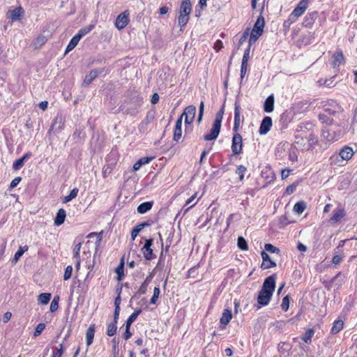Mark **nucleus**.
I'll use <instances>...</instances> for the list:
<instances>
[{
    "mask_svg": "<svg viewBox=\"0 0 357 357\" xmlns=\"http://www.w3.org/2000/svg\"><path fill=\"white\" fill-rule=\"evenodd\" d=\"M275 275H271L265 279L257 297V302L261 305L268 304L275 288Z\"/></svg>",
    "mask_w": 357,
    "mask_h": 357,
    "instance_id": "nucleus-1",
    "label": "nucleus"
},
{
    "mask_svg": "<svg viewBox=\"0 0 357 357\" xmlns=\"http://www.w3.org/2000/svg\"><path fill=\"white\" fill-rule=\"evenodd\" d=\"M192 10V8L190 0L181 1L178 11V25L181 27V31H182V29L188 24Z\"/></svg>",
    "mask_w": 357,
    "mask_h": 357,
    "instance_id": "nucleus-2",
    "label": "nucleus"
},
{
    "mask_svg": "<svg viewBox=\"0 0 357 357\" xmlns=\"http://www.w3.org/2000/svg\"><path fill=\"white\" fill-rule=\"evenodd\" d=\"M308 6L307 0H301L297 6L294 9L291 14L289 15V21L291 22H295L298 17L301 16L306 10Z\"/></svg>",
    "mask_w": 357,
    "mask_h": 357,
    "instance_id": "nucleus-3",
    "label": "nucleus"
},
{
    "mask_svg": "<svg viewBox=\"0 0 357 357\" xmlns=\"http://www.w3.org/2000/svg\"><path fill=\"white\" fill-rule=\"evenodd\" d=\"M218 119H220V117H218ZM220 128H221V124H220V119H215V121L213 123L212 128L211 129L209 133L206 134L204 136V140L211 141V140L215 139L219 135V133L220 132Z\"/></svg>",
    "mask_w": 357,
    "mask_h": 357,
    "instance_id": "nucleus-4",
    "label": "nucleus"
},
{
    "mask_svg": "<svg viewBox=\"0 0 357 357\" xmlns=\"http://www.w3.org/2000/svg\"><path fill=\"white\" fill-rule=\"evenodd\" d=\"M240 134L236 133L232 138L231 150L234 155H239L242 151L243 142Z\"/></svg>",
    "mask_w": 357,
    "mask_h": 357,
    "instance_id": "nucleus-5",
    "label": "nucleus"
},
{
    "mask_svg": "<svg viewBox=\"0 0 357 357\" xmlns=\"http://www.w3.org/2000/svg\"><path fill=\"white\" fill-rule=\"evenodd\" d=\"M129 23V13L126 10L120 13L116 20L115 26L119 30L124 29Z\"/></svg>",
    "mask_w": 357,
    "mask_h": 357,
    "instance_id": "nucleus-6",
    "label": "nucleus"
},
{
    "mask_svg": "<svg viewBox=\"0 0 357 357\" xmlns=\"http://www.w3.org/2000/svg\"><path fill=\"white\" fill-rule=\"evenodd\" d=\"M196 114V107L194 105H189L185 109L183 114L181 115L182 118L185 116V124L190 125L195 119Z\"/></svg>",
    "mask_w": 357,
    "mask_h": 357,
    "instance_id": "nucleus-7",
    "label": "nucleus"
},
{
    "mask_svg": "<svg viewBox=\"0 0 357 357\" xmlns=\"http://www.w3.org/2000/svg\"><path fill=\"white\" fill-rule=\"evenodd\" d=\"M153 240L152 238L146 239L142 248L144 257L146 260H151L154 258L153 250L151 248L153 245Z\"/></svg>",
    "mask_w": 357,
    "mask_h": 357,
    "instance_id": "nucleus-8",
    "label": "nucleus"
},
{
    "mask_svg": "<svg viewBox=\"0 0 357 357\" xmlns=\"http://www.w3.org/2000/svg\"><path fill=\"white\" fill-rule=\"evenodd\" d=\"M322 136L328 142H333L337 140L340 138V134L336 133L335 130L325 128L322 130Z\"/></svg>",
    "mask_w": 357,
    "mask_h": 357,
    "instance_id": "nucleus-9",
    "label": "nucleus"
},
{
    "mask_svg": "<svg viewBox=\"0 0 357 357\" xmlns=\"http://www.w3.org/2000/svg\"><path fill=\"white\" fill-rule=\"evenodd\" d=\"M261 255L263 260L261 265L262 269H268L276 266V263L271 260L269 255L265 251H262Z\"/></svg>",
    "mask_w": 357,
    "mask_h": 357,
    "instance_id": "nucleus-10",
    "label": "nucleus"
},
{
    "mask_svg": "<svg viewBox=\"0 0 357 357\" xmlns=\"http://www.w3.org/2000/svg\"><path fill=\"white\" fill-rule=\"evenodd\" d=\"M272 119L270 116H265L260 125L259 132L261 135L266 134L272 126Z\"/></svg>",
    "mask_w": 357,
    "mask_h": 357,
    "instance_id": "nucleus-11",
    "label": "nucleus"
},
{
    "mask_svg": "<svg viewBox=\"0 0 357 357\" xmlns=\"http://www.w3.org/2000/svg\"><path fill=\"white\" fill-rule=\"evenodd\" d=\"M354 154L353 149L349 146H344L340 151L339 155L343 160H350Z\"/></svg>",
    "mask_w": 357,
    "mask_h": 357,
    "instance_id": "nucleus-12",
    "label": "nucleus"
},
{
    "mask_svg": "<svg viewBox=\"0 0 357 357\" xmlns=\"http://www.w3.org/2000/svg\"><path fill=\"white\" fill-rule=\"evenodd\" d=\"M240 112H241V107L240 105L237 101L235 102L234 104V130L236 131L241 123V116H240Z\"/></svg>",
    "mask_w": 357,
    "mask_h": 357,
    "instance_id": "nucleus-13",
    "label": "nucleus"
},
{
    "mask_svg": "<svg viewBox=\"0 0 357 357\" xmlns=\"http://www.w3.org/2000/svg\"><path fill=\"white\" fill-rule=\"evenodd\" d=\"M182 116H180L176 122L174 131V140L178 142L182 136Z\"/></svg>",
    "mask_w": 357,
    "mask_h": 357,
    "instance_id": "nucleus-14",
    "label": "nucleus"
},
{
    "mask_svg": "<svg viewBox=\"0 0 357 357\" xmlns=\"http://www.w3.org/2000/svg\"><path fill=\"white\" fill-rule=\"evenodd\" d=\"M274 102V96L273 94L267 97L264 104V110L265 112L270 113L273 111Z\"/></svg>",
    "mask_w": 357,
    "mask_h": 357,
    "instance_id": "nucleus-15",
    "label": "nucleus"
},
{
    "mask_svg": "<svg viewBox=\"0 0 357 357\" xmlns=\"http://www.w3.org/2000/svg\"><path fill=\"white\" fill-rule=\"evenodd\" d=\"M102 72V70H98L96 69L91 70L90 73L86 75L84 80V84H85L86 86L90 84Z\"/></svg>",
    "mask_w": 357,
    "mask_h": 357,
    "instance_id": "nucleus-16",
    "label": "nucleus"
},
{
    "mask_svg": "<svg viewBox=\"0 0 357 357\" xmlns=\"http://www.w3.org/2000/svg\"><path fill=\"white\" fill-rule=\"evenodd\" d=\"M66 212L63 208H60L54 218V223L56 226H59L62 225L66 219Z\"/></svg>",
    "mask_w": 357,
    "mask_h": 357,
    "instance_id": "nucleus-17",
    "label": "nucleus"
},
{
    "mask_svg": "<svg viewBox=\"0 0 357 357\" xmlns=\"http://www.w3.org/2000/svg\"><path fill=\"white\" fill-rule=\"evenodd\" d=\"M264 26V19L262 16H259L252 29V31L254 32H256L257 33H259V35H261L263 33V29Z\"/></svg>",
    "mask_w": 357,
    "mask_h": 357,
    "instance_id": "nucleus-18",
    "label": "nucleus"
},
{
    "mask_svg": "<svg viewBox=\"0 0 357 357\" xmlns=\"http://www.w3.org/2000/svg\"><path fill=\"white\" fill-rule=\"evenodd\" d=\"M232 318L231 311L228 309H225L222 317L220 319V322L222 324L227 325Z\"/></svg>",
    "mask_w": 357,
    "mask_h": 357,
    "instance_id": "nucleus-19",
    "label": "nucleus"
},
{
    "mask_svg": "<svg viewBox=\"0 0 357 357\" xmlns=\"http://www.w3.org/2000/svg\"><path fill=\"white\" fill-rule=\"evenodd\" d=\"M31 155V153L29 152L25 153L22 158H20L15 161V162L13 165V168L15 170H17V169H20L24 165V160L26 159L29 158Z\"/></svg>",
    "mask_w": 357,
    "mask_h": 357,
    "instance_id": "nucleus-20",
    "label": "nucleus"
},
{
    "mask_svg": "<svg viewBox=\"0 0 357 357\" xmlns=\"http://www.w3.org/2000/svg\"><path fill=\"white\" fill-rule=\"evenodd\" d=\"M150 226L149 222H144L135 227L131 231V238L135 240L138 234L146 227Z\"/></svg>",
    "mask_w": 357,
    "mask_h": 357,
    "instance_id": "nucleus-21",
    "label": "nucleus"
},
{
    "mask_svg": "<svg viewBox=\"0 0 357 357\" xmlns=\"http://www.w3.org/2000/svg\"><path fill=\"white\" fill-rule=\"evenodd\" d=\"M153 159V157H144L140 158L137 162H136L134 164L133 170L137 171L142 165L149 163Z\"/></svg>",
    "mask_w": 357,
    "mask_h": 357,
    "instance_id": "nucleus-22",
    "label": "nucleus"
},
{
    "mask_svg": "<svg viewBox=\"0 0 357 357\" xmlns=\"http://www.w3.org/2000/svg\"><path fill=\"white\" fill-rule=\"evenodd\" d=\"M153 206V202H146L140 204L137 207V212L140 214H144L151 209Z\"/></svg>",
    "mask_w": 357,
    "mask_h": 357,
    "instance_id": "nucleus-23",
    "label": "nucleus"
},
{
    "mask_svg": "<svg viewBox=\"0 0 357 357\" xmlns=\"http://www.w3.org/2000/svg\"><path fill=\"white\" fill-rule=\"evenodd\" d=\"M331 106L333 107V108L326 107L324 109V112L326 115H335L336 113L339 112L341 110V107L337 104L336 102L333 100H331Z\"/></svg>",
    "mask_w": 357,
    "mask_h": 357,
    "instance_id": "nucleus-24",
    "label": "nucleus"
},
{
    "mask_svg": "<svg viewBox=\"0 0 357 357\" xmlns=\"http://www.w3.org/2000/svg\"><path fill=\"white\" fill-rule=\"evenodd\" d=\"M47 38L43 35H39L33 41V46L34 49L40 48L46 42Z\"/></svg>",
    "mask_w": 357,
    "mask_h": 357,
    "instance_id": "nucleus-25",
    "label": "nucleus"
},
{
    "mask_svg": "<svg viewBox=\"0 0 357 357\" xmlns=\"http://www.w3.org/2000/svg\"><path fill=\"white\" fill-rule=\"evenodd\" d=\"M345 215L343 208H339L334 211L333 215L331 218V221L333 222H339Z\"/></svg>",
    "mask_w": 357,
    "mask_h": 357,
    "instance_id": "nucleus-26",
    "label": "nucleus"
},
{
    "mask_svg": "<svg viewBox=\"0 0 357 357\" xmlns=\"http://www.w3.org/2000/svg\"><path fill=\"white\" fill-rule=\"evenodd\" d=\"M344 61V55L342 52H335L333 54V61L332 62V66L335 68L340 65V63Z\"/></svg>",
    "mask_w": 357,
    "mask_h": 357,
    "instance_id": "nucleus-27",
    "label": "nucleus"
},
{
    "mask_svg": "<svg viewBox=\"0 0 357 357\" xmlns=\"http://www.w3.org/2000/svg\"><path fill=\"white\" fill-rule=\"evenodd\" d=\"M95 333V327L94 325H91L86 331V344L89 346L92 344Z\"/></svg>",
    "mask_w": 357,
    "mask_h": 357,
    "instance_id": "nucleus-28",
    "label": "nucleus"
},
{
    "mask_svg": "<svg viewBox=\"0 0 357 357\" xmlns=\"http://www.w3.org/2000/svg\"><path fill=\"white\" fill-rule=\"evenodd\" d=\"M10 17L13 21L19 20L20 18V16L23 13V10L21 7H18L14 10H10Z\"/></svg>",
    "mask_w": 357,
    "mask_h": 357,
    "instance_id": "nucleus-29",
    "label": "nucleus"
},
{
    "mask_svg": "<svg viewBox=\"0 0 357 357\" xmlns=\"http://www.w3.org/2000/svg\"><path fill=\"white\" fill-rule=\"evenodd\" d=\"M79 40V36L77 35L74 36L66 47V53L73 50L77 46Z\"/></svg>",
    "mask_w": 357,
    "mask_h": 357,
    "instance_id": "nucleus-30",
    "label": "nucleus"
},
{
    "mask_svg": "<svg viewBox=\"0 0 357 357\" xmlns=\"http://www.w3.org/2000/svg\"><path fill=\"white\" fill-rule=\"evenodd\" d=\"M306 208V203L301 201L295 204L294 206V211L297 214H301Z\"/></svg>",
    "mask_w": 357,
    "mask_h": 357,
    "instance_id": "nucleus-31",
    "label": "nucleus"
},
{
    "mask_svg": "<svg viewBox=\"0 0 357 357\" xmlns=\"http://www.w3.org/2000/svg\"><path fill=\"white\" fill-rule=\"evenodd\" d=\"M344 323L342 320H337L334 322L333 326L331 328V333L336 334L339 333L343 328Z\"/></svg>",
    "mask_w": 357,
    "mask_h": 357,
    "instance_id": "nucleus-32",
    "label": "nucleus"
},
{
    "mask_svg": "<svg viewBox=\"0 0 357 357\" xmlns=\"http://www.w3.org/2000/svg\"><path fill=\"white\" fill-rule=\"evenodd\" d=\"M51 296L50 293H42L38 296V300L41 304L46 305L50 302Z\"/></svg>",
    "mask_w": 357,
    "mask_h": 357,
    "instance_id": "nucleus-33",
    "label": "nucleus"
},
{
    "mask_svg": "<svg viewBox=\"0 0 357 357\" xmlns=\"http://www.w3.org/2000/svg\"><path fill=\"white\" fill-rule=\"evenodd\" d=\"M314 331L312 328L308 329L305 335L302 337V340L307 344L312 342V337L314 335Z\"/></svg>",
    "mask_w": 357,
    "mask_h": 357,
    "instance_id": "nucleus-34",
    "label": "nucleus"
},
{
    "mask_svg": "<svg viewBox=\"0 0 357 357\" xmlns=\"http://www.w3.org/2000/svg\"><path fill=\"white\" fill-rule=\"evenodd\" d=\"M123 268H124V261H123V259H121L120 264L116 268V273L117 274V280H121L123 276L124 275Z\"/></svg>",
    "mask_w": 357,
    "mask_h": 357,
    "instance_id": "nucleus-35",
    "label": "nucleus"
},
{
    "mask_svg": "<svg viewBox=\"0 0 357 357\" xmlns=\"http://www.w3.org/2000/svg\"><path fill=\"white\" fill-rule=\"evenodd\" d=\"M93 28H94V25L90 24L87 26H85V27L81 29L76 35L77 36H79V38L81 39L84 36H85L88 33H89Z\"/></svg>",
    "mask_w": 357,
    "mask_h": 357,
    "instance_id": "nucleus-36",
    "label": "nucleus"
},
{
    "mask_svg": "<svg viewBox=\"0 0 357 357\" xmlns=\"http://www.w3.org/2000/svg\"><path fill=\"white\" fill-rule=\"evenodd\" d=\"M79 190L77 188H74L71 190L70 194L68 196H66L63 199V203H67L71 201L73 199L75 198L77 196Z\"/></svg>",
    "mask_w": 357,
    "mask_h": 357,
    "instance_id": "nucleus-37",
    "label": "nucleus"
},
{
    "mask_svg": "<svg viewBox=\"0 0 357 357\" xmlns=\"http://www.w3.org/2000/svg\"><path fill=\"white\" fill-rule=\"evenodd\" d=\"M28 250V246L24 245V247H20L18 250L15 252L13 258V261L17 262L22 255Z\"/></svg>",
    "mask_w": 357,
    "mask_h": 357,
    "instance_id": "nucleus-38",
    "label": "nucleus"
},
{
    "mask_svg": "<svg viewBox=\"0 0 357 357\" xmlns=\"http://www.w3.org/2000/svg\"><path fill=\"white\" fill-rule=\"evenodd\" d=\"M116 323H114V322H112L110 324H109L108 325V327H107V335L108 336H113L116 334V329H117V327H116Z\"/></svg>",
    "mask_w": 357,
    "mask_h": 357,
    "instance_id": "nucleus-39",
    "label": "nucleus"
},
{
    "mask_svg": "<svg viewBox=\"0 0 357 357\" xmlns=\"http://www.w3.org/2000/svg\"><path fill=\"white\" fill-rule=\"evenodd\" d=\"M238 247L241 250H247L248 249V245L247 241L242 236H239L238 238Z\"/></svg>",
    "mask_w": 357,
    "mask_h": 357,
    "instance_id": "nucleus-40",
    "label": "nucleus"
},
{
    "mask_svg": "<svg viewBox=\"0 0 357 357\" xmlns=\"http://www.w3.org/2000/svg\"><path fill=\"white\" fill-rule=\"evenodd\" d=\"M249 36V29H247L242 36H241L238 43L237 45V48L239 49L241 45H242L248 39V37Z\"/></svg>",
    "mask_w": 357,
    "mask_h": 357,
    "instance_id": "nucleus-41",
    "label": "nucleus"
},
{
    "mask_svg": "<svg viewBox=\"0 0 357 357\" xmlns=\"http://www.w3.org/2000/svg\"><path fill=\"white\" fill-rule=\"evenodd\" d=\"M264 248L267 252H269L271 253L279 254L280 252L279 248L273 246L272 244L270 243H266L264 245Z\"/></svg>",
    "mask_w": 357,
    "mask_h": 357,
    "instance_id": "nucleus-42",
    "label": "nucleus"
},
{
    "mask_svg": "<svg viewBox=\"0 0 357 357\" xmlns=\"http://www.w3.org/2000/svg\"><path fill=\"white\" fill-rule=\"evenodd\" d=\"M247 168L243 165H239L236 169V174L239 176L240 181H243L244 178V174L246 172Z\"/></svg>",
    "mask_w": 357,
    "mask_h": 357,
    "instance_id": "nucleus-43",
    "label": "nucleus"
},
{
    "mask_svg": "<svg viewBox=\"0 0 357 357\" xmlns=\"http://www.w3.org/2000/svg\"><path fill=\"white\" fill-rule=\"evenodd\" d=\"M317 15L318 13L316 11L308 13L305 17V21L309 24H312L317 18Z\"/></svg>",
    "mask_w": 357,
    "mask_h": 357,
    "instance_id": "nucleus-44",
    "label": "nucleus"
},
{
    "mask_svg": "<svg viewBox=\"0 0 357 357\" xmlns=\"http://www.w3.org/2000/svg\"><path fill=\"white\" fill-rule=\"evenodd\" d=\"M160 292V288L158 287H154L153 294L150 300V303L151 304H155L156 303V301L159 297Z\"/></svg>",
    "mask_w": 357,
    "mask_h": 357,
    "instance_id": "nucleus-45",
    "label": "nucleus"
},
{
    "mask_svg": "<svg viewBox=\"0 0 357 357\" xmlns=\"http://www.w3.org/2000/svg\"><path fill=\"white\" fill-rule=\"evenodd\" d=\"M250 34V38H249V45L250 46L252 45V43H255L257 39L261 36V35H259V33H257L256 32H254V31L252 30Z\"/></svg>",
    "mask_w": 357,
    "mask_h": 357,
    "instance_id": "nucleus-46",
    "label": "nucleus"
},
{
    "mask_svg": "<svg viewBox=\"0 0 357 357\" xmlns=\"http://www.w3.org/2000/svg\"><path fill=\"white\" fill-rule=\"evenodd\" d=\"M45 328V324L44 323H40L36 328L33 335L34 337L39 336Z\"/></svg>",
    "mask_w": 357,
    "mask_h": 357,
    "instance_id": "nucleus-47",
    "label": "nucleus"
},
{
    "mask_svg": "<svg viewBox=\"0 0 357 357\" xmlns=\"http://www.w3.org/2000/svg\"><path fill=\"white\" fill-rule=\"evenodd\" d=\"M102 231L100 232V233H95V232H91L90 233L88 236H87V238H92L93 236H96V244L97 246L99 245L101 240H102Z\"/></svg>",
    "mask_w": 357,
    "mask_h": 357,
    "instance_id": "nucleus-48",
    "label": "nucleus"
},
{
    "mask_svg": "<svg viewBox=\"0 0 357 357\" xmlns=\"http://www.w3.org/2000/svg\"><path fill=\"white\" fill-rule=\"evenodd\" d=\"M149 282V280L147 278L139 288L138 293L139 294H144L146 293Z\"/></svg>",
    "mask_w": 357,
    "mask_h": 357,
    "instance_id": "nucleus-49",
    "label": "nucleus"
},
{
    "mask_svg": "<svg viewBox=\"0 0 357 357\" xmlns=\"http://www.w3.org/2000/svg\"><path fill=\"white\" fill-rule=\"evenodd\" d=\"M289 307V296H286L282 299V303L281 304V307L284 311H287Z\"/></svg>",
    "mask_w": 357,
    "mask_h": 357,
    "instance_id": "nucleus-50",
    "label": "nucleus"
},
{
    "mask_svg": "<svg viewBox=\"0 0 357 357\" xmlns=\"http://www.w3.org/2000/svg\"><path fill=\"white\" fill-rule=\"evenodd\" d=\"M72 272H73L72 266H68L65 269V272L63 274V280H67L70 279L72 275Z\"/></svg>",
    "mask_w": 357,
    "mask_h": 357,
    "instance_id": "nucleus-51",
    "label": "nucleus"
},
{
    "mask_svg": "<svg viewBox=\"0 0 357 357\" xmlns=\"http://www.w3.org/2000/svg\"><path fill=\"white\" fill-rule=\"evenodd\" d=\"M204 102L203 101H202L200 102L199 107V116H198V119H197L198 123H200L202 120L203 115H204Z\"/></svg>",
    "mask_w": 357,
    "mask_h": 357,
    "instance_id": "nucleus-52",
    "label": "nucleus"
},
{
    "mask_svg": "<svg viewBox=\"0 0 357 357\" xmlns=\"http://www.w3.org/2000/svg\"><path fill=\"white\" fill-rule=\"evenodd\" d=\"M82 243H79L77 245H75L74 249H73V257L74 258L78 259H79V251L81 249Z\"/></svg>",
    "mask_w": 357,
    "mask_h": 357,
    "instance_id": "nucleus-53",
    "label": "nucleus"
},
{
    "mask_svg": "<svg viewBox=\"0 0 357 357\" xmlns=\"http://www.w3.org/2000/svg\"><path fill=\"white\" fill-rule=\"evenodd\" d=\"M278 349L280 352L284 353V351H287L290 349V346L289 344L282 342V343L279 344Z\"/></svg>",
    "mask_w": 357,
    "mask_h": 357,
    "instance_id": "nucleus-54",
    "label": "nucleus"
},
{
    "mask_svg": "<svg viewBox=\"0 0 357 357\" xmlns=\"http://www.w3.org/2000/svg\"><path fill=\"white\" fill-rule=\"evenodd\" d=\"M22 178L20 176L15 177L10 183L9 189L12 190L13 188H15L19 183L21 181Z\"/></svg>",
    "mask_w": 357,
    "mask_h": 357,
    "instance_id": "nucleus-55",
    "label": "nucleus"
},
{
    "mask_svg": "<svg viewBox=\"0 0 357 357\" xmlns=\"http://www.w3.org/2000/svg\"><path fill=\"white\" fill-rule=\"evenodd\" d=\"M250 47L251 46L248 45V47H247V49L244 52V54H243V59H242V62L244 63H248V61L249 55H250Z\"/></svg>",
    "mask_w": 357,
    "mask_h": 357,
    "instance_id": "nucleus-56",
    "label": "nucleus"
},
{
    "mask_svg": "<svg viewBox=\"0 0 357 357\" xmlns=\"http://www.w3.org/2000/svg\"><path fill=\"white\" fill-rule=\"evenodd\" d=\"M247 68H248V63H241V79L243 80L244 76L246 74L247 72Z\"/></svg>",
    "mask_w": 357,
    "mask_h": 357,
    "instance_id": "nucleus-57",
    "label": "nucleus"
},
{
    "mask_svg": "<svg viewBox=\"0 0 357 357\" xmlns=\"http://www.w3.org/2000/svg\"><path fill=\"white\" fill-rule=\"evenodd\" d=\"M112 170V168L109 165L104 166L103 169H102L103 177L106 178L107 176V175L111 173Z\"/></svg>",
    "mask_w": 357,
    "mask_h": 357,
    "instance_id": "nucleus-58",
    "label": "nucleus"
},
{
    "mask_svg": "<svg viewBox=\"0 0 357 357\" xmlns=\"http://www.w3.org/2000/svg\"><path fill=\"white\" fill-rule=\"evenodd\" d=\"M130 326L126 325V331L123 333V337L125 340H128L131 337L132 333L130 331Z\"/></svg>",
    "mask_w": 357,
    "mask_h": 357,
    "instance_id": "nucleus-59",
    "label": "nucleus"
},
{
    "mask_svg": "<svg viewBox=\"0 0 357 357\" xmlns=\"http://www.w3.org/2000/svg\"><path fill=\"white\" fill-rule=\"evenodd\" d=\"M63 353V345H62V344H61L59 345V348L57 349V351L54 352L52 354V357H61Z\"/></svg>",
    "mask_w": 357,
    "mask_h": 357,
    "instance_id": "nucleus-60",
    "label": "nucleus"
},
{
    "mask_svg": "<svg viewBox=\"0 0 357 357\" xmlns=\"http://www.w3.org/2000/svg\"><path fill=\"white\" fill-rule=\"evenodd\" d=\"M319 82L320 83V84L325 85L326 86H331L334 85L333 78H331L329 79H325L324 82H322V79H320Z\"/></svg>",
    "mask_w": 357,
    "mask_h": 357,
    "instance_id": "nucleus-61",
    "label": "nucleus"
},
{
    "mask_svg": "<svg viewBox=\"0 0 357 357\" xmlns=\"http://www.w3.org/2000/svg\"><path fill=\"white\" fill-rule=\"evenodd\" d=\"M137 317L133 313L128 317L126 321V325L131 326V324L136 320Z\"/></svg>",
    "mask_w": 357,
    "mask_h": 357,
    "instance_id": "nucleus-62",
    "label": "nucleus"
},
{
    "mask_svg": "<svg viewBox=\"0 0 357 357\" xmlns=\"http://www.w3.org/2000/svg\"><path fill=\"white\" fill-rule=\"evenodd\" d=\"M59 308V303L58 301H52L50 304V310L51 312H54L56 311Z\"/></svg>",
    "mask_w": 357,
    "mask_h": 357,
    "instance_id": "nucleus-63",
    "label": "nucleus"
},
{
    "mask_svg": "<svg viewBox=\"0 0 357 357\" xmlns=\"http://www.w3.org/2000/svg\"><path fill=\"white\" fill-rule=\"evenodd\" d=\"M295 189H296V185H294V184L290 185H289V186L286 188L285 192H286V194H287V195H291V193H293V192H294V191L295 190Z\"/></svg>",
    "mask_w": 357,
    "mask_h": 357,
    "instance_id": "nucleus-64",
    "label": "nucleus"
}]
</instances>
